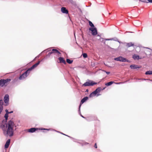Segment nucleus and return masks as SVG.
<instances>
[{"mask_svg":"<svg viewBox=\"0 0 152 152\" xmlns=\"http://www.w3.org/2000/svg\"><path fill=\"white\" fill-rule=\"evenodd\" d=\"M14 123L12 120L9 121L8 122L7 128L4 132V134L6 136L12 137L14 134L13 125Z\"/></svg>","mask_w":152,"mask_h":152,"instance_id":"obj_1","label":"nucleus"},{"mask_svg":"<svg viewBox=\"0 0 152 152\" xmlns=\"http://www.w3.org/2000/svg\"><path fill=\"white\" fill-rule=\"evenodd\" d=\"M88 82H86L84 83L82 85V86H93L97 84V83L94 82L92 80H88Z\"/></svg>","mask_w":152,"mask_h":152,"instance_id":"obj_2","label":"nucleus"},{"mask_svg":"<svg viewBox=\"0 0 152 152\" xmlns=\"http://www.w3.org/2000/svg\"><path fill=\"white\" fill-rule=\"evenodd\" d=\"M114 60L115 61H120L123 62H130L129 60L125 58H124L122 56H119L118 57L115 58Z\"/></svg>","mask_w":152,"mask_h":152,"instance_id":"obj_3","label":"nucleus"},{"mask_svg":"<svg viewBox=\"0 0 152 152\" xmlns=\"http://www.w3.org/2000/svg\"><path fill=\"white\" fill-rule=\"evenodd\" d=\"M30 72V71L28 69L19 77V79L20 80H23L28 75Z\"/></svg>","mask_w":152,"mask_h":152,"instance_id":"obj_4","label":"nucleus"},{"mask_svg":"<svg viewBox=\"0 0 152 152\" xmlns=\"http://www.w3.org/2000/svg\"><path fill=\"white\" fill-rule=\"evenodd\" d=\"M9 96L8 94H6L5 95L4 98V101L5 104L6 106H8L9 104Z\"/></svg>","mask_w":152,"mask_h":152,"instance_id":"obj_5","label":"nucleus"},{"mask_svg":"<svg viewBox=\"0 0 152 152\" xmlns=\"http://www.w3.org/2000/svg\"><path fill=\"white\" fill-rule=\"evenodd\" d=\"M89 30L91 31V34L93 36L96 35L97 34V31L96 27L90 28Z\"/></svg>","mask_w":152,"mask_h":152,"instance_id":"obj_6","label":"nucleus"},{"mask_svg":"<svg viewBox=\"0 0 152 152\" xmlns=\"http://www.w3.org/2000/svg\"><path fill=\"white\" fill-rule=\"evenodd\" d=\"M88 97L87 96L84 97L81 101L80 103L79 107V110L80 113V108L82 104L85 102L88 99Z\"/></svg>","mask_w":152,"mask_h":152,"instance_id":"obj_7","label":"nucleus"},{"mask_svg":"<svg viewBox=\"0 0 152 152\" xmlns=\"http://www.w3.org/2000/svg\"><path fill=\"white\" fill-rule=\"evenodd\" d=\"M40 63V61H38L37 62L33 65L31 67L29 68L28 69L30 71V72L33 69L36 67Z\"/></svg>","mask_w":152,"mask_h":152,"instance_id":"obj_8","label":"nucleus"},{"mask_svg":"<svg viewBox=\"0 0 152 152\" xmlns=\"http://www.w3.org/2000/svg\"><path fill=\"white\" fill-rule=\"evenodd\" d=\"M0 128L2 129L3 131V132L7 128L8 124H1L0 126Z\"/></svg>","mask_w":152,"mask_h":152,"instance_id":"obj_9","label":"nucleus"},{"mask_svg":"<svg viewBox=\"0 0 152 152\" xmlns=\"http://www.w3.org/2000/svg\"><path fill=\"white\" fill-rule=\"evenodd\" d=\"M61 11L62 13L65 14H68L69 11L65 7H62L61 9Z\"/></svg>","mask_w":152,"mask_h":152,"instance_id":"obj_10","label":"nucleus"},{"mask_svg":"<svg viewBox=\"0 0 152 152\" xmlns=\"http://www.w3.org/2000/svg\"><path fill=\"white\" fill-rule=\"evenodd\" d=\"M141 66H138L137 65L132 64L131 65L130 67L131 69H139L141 67Z\"/></svg>","mask_w":152,"mask_h":152,"instance_id":"obj_11","label":"nucleus"},{"mask_svg":"<svg viewBox=\"0 0 152 152\" xmlns=\"http://www.w3.org/2000/svg\"><path fill=\"white\" fill-rule=\"evenodd\" d=\"M58 59L59 61V63H63L64 64H66V62L64 60V58L62 57H60L58 58Z\"/></svg>","mask_w":152,"mask_h":152,"instance_id":"obj_12","label":"nucleus"},{"mask_svg":"<svg viewBox=\"0 0 152 152\" xmlns=\"http://www.w3.org/2000/svg\"><path fill=\"white\" fill-rule=\"evenodd\" d=\"M10 140L8 139L6 143L4 145V148H7L9 147L10 144Z\"/></svg>","mask_w":152,"mask_h":152,"instance_id":"obj_13","label":"nucleus"},{"mask_svg":"<svg viewBox=\"0 0 152 152\" xmlns=\"http://www.w3.org/2000/svg\"><path fill=\"white\" fill-rule=\"evenodd\" d=\"M38 129L37 128H32L28 129V132L30 133H33Z\"/></svg>","mask_w":152,"mask_h":152,"instance_id":"obj_14","label":"nucleus"},{"mask_svg":"<svg viewBox=\"0 0 152 152\" xmlns=\"http://www.w3.org/2000/svg\"><path fill=\"white\" fill-rule=\"evenodd\" d=\"M53 53H57L58 55H59L61 54V53L59 52L57 49H53L52 50Z\"/></svg>","mask_w":152,"mask_h":152,"instance_id":"obj_15","label":"nucleus"},{"mask_svg":"<svg viewBox=\"0 0 152 152\" xmlns=\"http://www.w3.org/2000/svg\"><path fill=\"white\" fill-rule=\"evenodd\" d=\"M115 83L116 84H119V83H115L113 81H110L109 82H108L107 83H106L105 84V85L106 86H109L111 85L113 83Z\"/></svg>","mask_w":152,"mask_h":152,"instance_id":"obj_16","label":"nucleus"},{"mask_svg":"<svg viewBox=\"0 0 152 152\" xmlns=\"http://www.w3.org/2000/svg\"><path fill=\"white\" fill-rule=\"evenodd\" d=\"M132 58L134 60L136 59H137L138 60L141 59V58H139V56L138 55H136V54H134L132 56Z\"/></svg>","mask_w":152,"mask_h":152,"instance_id":"obj_17","label":"nucleus"},{"mask_svg":"<svg viewBox=\"0 0 152 152\" xmlns=\"http://www.w3.org/2000/svg\"><path fill=\"white\" fill-rule=\"evenodd\" d=\"M134 45V44H133L132 42L127 43L126 46L127 47L129 48L131 46H133Z\"/></svg>","mask_w":152,"mask_h":152,"instance_id":"obj_18","label":"nucleus"},{"mask_svg":"<svg viewBox=\"0 0 152 152\" xmlns=\"http://www.w3.org/2000/svg\"><path fill=\"white\" fill-rule=\"evenodd\" d=\"M104 88H103V89H102L101 87H99L97 88L95 90L97 92V93L100 92L102 90L104 89Z\"/></svg>","mask_w":152,"mask_h":152,"instance_id":"obj_19","label":"nucleus"},{"mask_svg":"<svg viewBox=\"0 0 152 152\" xmlns=\"http://www.w3.org/2000/svg\"><path fill=\"white\" fill-rule=\"evenodd\" d=\"M3 80L4 82V84L7 83L8 82H10V81H11V80L10 79H3Z\"/></svg>","mask_w":152,"mask_h":152,"instance_id":"obj_20","label":"nucleus"},{"mask_svg":"<svg viewBox=\"0 0 152 152\" xmlns=\"http://www.w3.org/2000/svg\"><path fill=\"white\" fill-rule=\"evenodd\" d=\"M66 61L69 64H71L73 62V60H71L69 58H67L66 59Z\"/></svg>","mask_w":152,"mask_h":152,"instance_id":"obj_21","label":"nucleus"},{"mask_svg":"<svg viewBox=\"0 0 152 152\" xmlns=\"http://www.w3.org/2000/svg\"><path fill=\"white\" fill-rule=\"evenodd\" d=\"M68 3H70L74 5L75 4V2H74L72 0H66Z\"/></svg>","mask_w":152,"mask_h":152,"instance_id":"obj_22","label":"nucleus"},{"mask_svg":"<svg viewBox=\"0 0 152 152\" xmlns=\"http://www.w3.org/2000/svg\"><path fill=\"white\" fill-rule=\"evenodd\" d=\"M4 85L3 79L0 80V86L3 87Z\"/></svg>","mask_w":152,"mask_h":152,"instance_id":"obj_23","label":"nucleus"},{"mask_svg":"<svg viewBox=\"0 0 152 152\" xmlns=\"http://www.w3.org/2000/svg\"><path fill=\"white\" fill-rule=\"evenodd\" d=\"M7 121L5 120V119H3L2 121L1 122V124H7Z\"/></svg>","mask_w":152,"mask_h":152,"instance_id":"obj_24","label":"nucleus"},{"mask_svg":"<svg viewBox=\"0 0 152 152\" xmlns=\"http://www.w3.org/2000/svg\"><path fill=\"white\" fill-rule=\"evenodd\" d=\"M89 25L91 27V28H93L95 27L94 25L92 23V22H91V21H89Z\"/></svg>","mask_w":152,"mask_h":152,"instance_id":"obj_25","label":"nucleus"},{"mask_svg":"<svg viewBox=\"0 0 152 152\" xmlns=\"http://www.w3.org/2000/svg\"><path fill=\"white\" fill-rule=\"evenodd\" d=\"M145 74L146 75H152V71H149L146 72L145 73Z\"/></svg>","mask_w":152,"mask_h":152,"instance_id":"obj_26","label":"nucleus"},{"mask_svg":"<svg viewBox=\"0 0 152 152\" xmlns=\"http://www.w3.org/2000/svg\"><path fill=\"white\" fill-rule=\"evenodd\" d=\"M8 117V115L6 113V114H5V115H4V117L5 118V121L7 120Z\"/></svg>","mask_w":152,"mask_h":152,"instance_id":"obj_27","label":"nucleus"},{"mask_svg":"<svg viewBox=\"0 0 152 152\" xmlns=\"http://www.w3.org/2000/svg\"><path fill=\"white\" fill-rule=\"evenodd\" d=\"M5 112H6V113H7V114H8V115L9 114H10V113H13V111H12L10 112H9L8 111V110L7 109H6L5 110Z\"/></svg>","mask_w":152,"mask_h":152,"instance_id":"obj_28","label":"nucleus"},{"mask_svg":"<svg viewBox=\"0 0 152 152\" xmlns=\"http://www.w3.org/2000/svg\"><path fill=\"white\" fill-rule=\"evenodd\" d=\"M82 55L84 58H86L88 56L87 53H83Z\"/></svg>","mask_w":152,"mask_h":152,"instance_id":"obj_29","label":"nucleus"},{"mask_svg":"<svg viewBox=\"0 0 152 152\" xmlns=\"http://www.w3.org/2000/svg\"><path fill=\"white\" fill-rule=\"evenodd\" d=\"M3 109L2 105H1V107H0V114L2 112Z\"/></svg>","mask_w":152,"mask_h":152,"instance_id":"obj_30","label":"nucleus"},{"mask_svg":"<svg viewBox=\"0 0 152 152\" xmlns=\"http://www.w3.org/2000/svg\"><path fill=\"white\" fill-rule=\"evenodd\" d=\"M92 94H93L94 96H95L96 94H97V92L95 90L92 92Z\"/></svg>","mask_w":152,"mask_h":152,"instance_id":"obj_31","label":"nucleus"},{"mask_svg":"<svg viewBox=\"0 0 152 152\" xmlns=\"http://www.w3.org/2000/svg\"><path fill=\"white\" fill-rule=\"evenodd\" d=\"M52 54H53L52 51L49 52L46 56L48 57H49L50 56V55Z\"/></svg>","mask_w":152,"mask_h":152,"instance_id":"obj_32","label":"nucleus"},{"mask_svg":"<svg viewBox=\"0 0 152 152\" xmlns=\"http://www.w3.org/2000/svg\"><path fill=\"white\" fill-rule=\"evenodd\" d=\"M3 102L2 100H0V107H1V105H2L3 104Z\"/></svg>","mask_w":152,"mask_h":152,"instance_id":"obj_33","label":"nucleus"},{"mask_svg":"<svg viewBox=\"0 0 152 152\" xmlns=\"http://www.w3.org/2000/svg\"><path fill=\"white\" fill-rule=\"evenodd\" d=\"M94 96V95L93 94H92V92L91 94H90L89 95V97H92Z\"/></svg>","mask_w":152,"mask_h":152,"instance_id":"obj_34","label":"nucleus"},{"mask_svg":"<svg viewBox=\"0 0 152 152\" xmlns=\"http://www.w3.org/2000/svg\"><path fill=\"white\" fill-rule=\"evenodd\" d=\"M57 132H58L60 133L61 134H63V135H66V136H68V137H70V136H68V135H66V134H64V133H63L61 132H58V131H57Z\"/></svg>","mask_w":152,"mask_h":152,"instance_id":"obj_35","label":"nucleus"},{"mask_svg":"<svg viewBox=\"0 0 152 152\" xmlns=\"http://www.w3.org/2000/svg\"><path fill=\"white\" fill-rule=\"evenodd\" d=\"M78 112H79V114L80 115V116H81L82 117H83V118H85V117H84L83 116V115H82L81 114V113H80V112H79V110H78Z\"/></svg>","mask_w":152,"mask_h":152,"instance_id":"obj_36","label":"nucleus"},{"mask_svg":"<svg viewBox=\"0 0 152 152\" xmlns=\"http://www.w3.org/2000/svg\"><path fill=\"white\" fill-rule=\"evenodd\" d=\"M148 1L147 3H152V0H147Z\"/></svg>","mask_w":152,"mask_h":152,"instance_id":"obj_37","label":"nucleus"},{"mask_svg":"<svg viewBox=\"0 0 152 152\" xmlns=\"http://www.w3.org/2000/svg\"><path fill=\"white\" fill-rule=\"evenodd\" d=\"M94 146L96 148H97V144H96V143H95V145H94Z\"/></svg>","mask_w":152,"mask_h":152,"instance_id":"obj_38","label":"nucleus"},{"mask_svg":"<svg viewBox=\"0 0 152 152\" xmlns=\"http://www.w3.org/2000/svg\"><path fill=\"white\" fill-rule=\"evenodd\" d=\"M147 0H143L142 1V2L145 3H147V1H146Z\"/></svg>","mask_w":152,"mask_h":152,"instance_id":"obj_39","label":"nucleus"},{"mask_svg":"<svg viewBox=\"0 0 152 152\" xmlns=\"http://www.w3.org/2000/svg\"><path fill=\"white\" fill-rule=\"evenodd\" d=\"M104 71L107 74V75H108L110 73V72H106V71Z\"/></svg>","mask_w":152,"mask_h":152,"instance_id":"obj_40","label":"nucleus"},{"mask_svg":"<svg viewBox=\"0 0 152 152\" xmlns=\"http://www.w3.org/2000/svg\"><path fill=\"white\" fill-rule=\"evenodd\" d=\"M43 130H49V129H43Z\"/></svg>","mask_w":152,"mask_h":152,"instance_id":"obj_41","label":"nucleus"},{"mask_svg":"<svg viewBox=\"0 0 152 152\" xmlns=\"http://www.w3.org/2000/svg\"><path fill=\"white\" fill-rule=\"evenodd\" d=\"M88 89H87L86 90V91L85 92H88Z\"/></svg>","mask_w":152,"mask_h":152,"instance_id":"obj_42","label":"nucleus"},{"mask_svg":"<svg viewBox=\"0 0 152 152\" xmlns=\"http://www.w3.org/2000/svg\"><path fill=\"white\" fill-rule=\"evenodd\" d=\"M100 95V94H97V96H98L99 95Z\"/></svg>","mask_w":152,"mask_h":152,"instance_id":"obj_43","label":"nucleus"},{"mask_svg":"<svg viewBox=\"0 0 152 152\" xmlns=\"http://www.w3.org/2000/svg\"><path fill=\"white\" fill-rule=\"evenodd\" d=\"M88 143H87V142H86V143H85V145H87V144H88Z\"/></svg>","mask_w":152,"mask_h":152,"instance_id":"obj_44","label":"nucleus"},{"mask_svg":"<svg viewBox=\"0 0 152 152\" xmlns=\"http://www.w3.org/2000/svg\"><path fill=\"white\" fill-rule=\"evenodd\" d=\"M105 39V40H110V39Z\"/></svg>","mask_w":152,"mask_h":152,"instance_id":"obj_45","label":"nucleus"},{"mask_svg":"<svg viewBox=\"0 0 152 152\" xmlns=\"http://www.w3.org/2000/svg\"><path fill=\"white\" fill-rule=\"evenodd\" d=\"M98 36H99V37H101V36H100V35H98Z\"/></svg>","mask_w":152,"mask_h":152,"instance_id":"obj_46","label":"nucleus"},{"mask_svg":"<svg viewBox=\"0 0 152 152\" xmlns=\"http://www.w3.org/2000/svg\"><path fill=\"white\" fill-rule=\"evenodd\" d=\"M74 35L75 37V33H74Z\"/></svg>","mask_w":152,"mask_h":152,"instance_id":"obj_47","label":"nucleus"},{"mask_svg":"<svg viewBox=\"0 0 152 152\" xmlns=\"http://www.w3.org/2000/svg\"><path fill=\"white\" fill-rule=\"evenodd\" d=\"M139 1L142 2V1L141 0H139Z\"/></svg>","mask_w":152,"mask_h":152,"instance_id":"obj_48","label":"nucleus"}]
</instances>
